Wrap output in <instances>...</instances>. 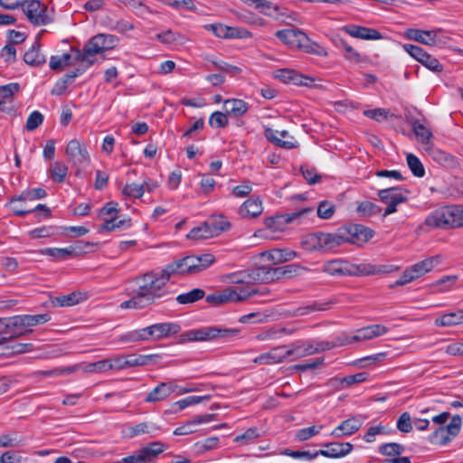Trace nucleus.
<instances>
[{"label":"nucleus","instance_id":"f257e3e1","mask_svg":"<svg viewBox=\"0 0 463 463\" xmlns=\"http://www.w3.org/2000/svg\"><path fill=\"white\" fill-rule=\"evenodd\" d=\"M169 278L162 269L159 272L146 273L138 282L137 294L120 304V308L140 309L152 304L156 298L166 295L165 286Z\"/></svg>","mask_w":463,"mask_h":463},{"label":"nucleus","instance_id":"f03ea898","mask_svg":"<svg viewBox=\"0 0 463 463\" xmlns=\"http://www.w3.org/2000/svg\"><path fill=\"white\" fill-rule=\"evenodd\" d=\"M238 333V329L217 326H203L200 328L185 331L181 335L180 341H212L215 339L228 340L237 335Z\"/></svg>","mask_w":463,"mask_h":463},{"label":"nucleus","instance_id":"7ed1b4c3","mask_svg":"<svg viewBox=\"0 0 463 463\" xmlns=\"http://www.w3.org/2000/svg\"><path fill=\"white\" fill-rule=\"evenodd\" d=\"M65 155L75 168L76 176H81L82 172L90 165L91 158L87 145L79 139L74 138L67 143Z\"/></svg>","mask_w":463,"mask_h":463},{"label":"nucleus","instance_id":"20e7f679","mask_svg":"<svg viewBox=\"0 0 463 463\" xmlns=\"http://www.w3.org/2000/svg\"><path fill=\"white\" fill-rule=\"evenodd\" d=\"M250 298V292L246 286H232L217 290L205 297V301L213 306L241 303Z\"/></svg>","mask_w":463,"mask_h":463},{"label":"nucleus","instance_id":"39448f33","mask_svg":"<svg viewBox=\"0 0 463 463\" xmlns=\"http://www.w3.org/2000/svg\"><path fill=\"white\" fill-rule=\"evenodd\" d=\"M50 320L51 316L49 314L14 316L6 320V333H10V336L15 338L27 332V330L24 331V328L43 325Z\"/></svg>","mask_w":463,"mask_h":463},{"label":"nucleus","instance_id":"423d86ee","mask_svg":"<svg viewBox=\"0 0 463 463\" xmlns=\"http://www.w3.org/2000/svg\"><path fill=\"white\" fill-rule=\"evenodd\" d=\"M23 11L28 21L34 26L46 25L53 21L52 12L49 11L47 5L40 0L26 1Z\"/></svg>","mask_w":463,"mask_h":463},{"label":"nucleus","instance_id":"0eeeda50","mask_svg":"<svg viewBox=\"0 0 463 463\" xmlns=\"http://www.w3.org/2000/svg\"><path fill=\"white\" fill-rule=\"evenodd\" d=\"M74 61L85 64V68L90 67L95 62V56L98 53L106 52L104 40L101 34H97L90 38L82 50H72Z\"/></svg>","mask_w":463,"mask_h":463},{"label":"nucleus","instance_id":"6e6552de","mask_svg":"<svg viewBox=\"0 0 463 463\" xmlns=\"http://www.w3.org/2000/svg\"><path fill=\"white\" fill-rule=\"evenodd\" d=\"M300 267L297 264H288L282 267H258V279L261 283H269L282 278H291L298 273Z\"/></svg>","mask_w":463,"mask_h":463},{"label":"nucleus","instance_id":"1a4fd4ad","mask_svg":"<svg viewBox=\"0 0 463 463\" xmlns=\"http://www.w3.org/2000/svg\"><path fill=\"white\" fill-rule=\"evenodd\" d=\"M407 190L401 187H391L378 191V196L382 203H385V208L383 216L386 217L397 212V205L407 201Z\"/></svg>","mask_w":463,"mask_h":463},{"label":"nucleus","instance_id":"9d476101","mask_svg":"<svg viewBox=\"0 0 463 463\" xmlns=\"http://www.w3.org/2000/svg\"><path fill=\"white\" fill-rule=\"evenodd\" d=\"M167 449L162 441H153L136 453L123 458L125 463H149Z\"/></svg>","mask_w":463,"mask_h":463},{"label":"nucleus","instance_id":"9b49d317","mask_svg":"<svg viewBox=\"0 0 463 463\" xmlns=\"http://www.w3.org/2000/svg\"><path fill=\"white\" fill-rule=\"evenodd\" d=\"M406 35L409 39L430 46H442L447 43V37L442 35L440 29L424 31L420 29H408Z\"/></svg>","mask_w":463,"mask_h":463},{"label":"nucleus","instance_id":"f8f14e48","mask_svg":"<svg viewBox=\"0 0 463 463\" xmlns=\"http://www.w3.org/2000/svg\"><path fill=\"white\" fill-rule=\"evenodd\" d=\"M150 341H161L171 338L181 331V326L175 322H162L147 326Z\"/></svg>","mask_w":463,"mask_h":463},{"label":"nucleus","instance_id":"ddd939ff","mask_svg":"<svg viewBox=\"0 0 463 463\" xmlns=\"http://www.w3.org/2000/svg\"><path fill=\"white\" fill-rule=\"evenodd\" d=\"M312 211L313 210L311 208H303L291 213L268 217L264 220V223L271 232H281L286 228L287 224L311 213Z\"/></svg>","mask_w":463,"mask_h":463},{"label":"nucleus","instance_id":"4468645a","mask_svg":"<svg viewBox=\"0 0 463 463\" xmlns=\"http://www.w3.org/2000/svg\"><path fill=\"white\" fill-rule=\"evenodd\" d=\"M366 419L367 416L364 414L354 415L343 420L337 427H335L331 431L330 436L336 439L351 436L362 428Z\"/></svg>","mask_w":463,"mask_h":463},{"label":"nucleus","instance_id":"2eb2a0df","mask_svg":"<svg viewBox=\"0 0 463 463\" xmlns=\"http://www.w3.org/2000/svg\"><path fill=\"white\" fill-rule=\"evenodd\" d=\"M353 241V238L347 235L345 230H339L337 232H320V251H329L346 242Z\"/></svg>","mask_w":463,"mask_h":463},{"label":"nucleus","instance_id":"dca6fc26","mask_svg":"<svg viewBox=\"0 0 463 463\" xmlns=\"http://www.w3.org/2000/svg\"><path fill=\"white\" fill-rule=\"evenodd\" d=\"M323 271L331 276H351L358 273V267L345 260H334L324 264Z\"/></svg>","mask_w":463,"mask_h":463},{"label":"nucleus","instance_id":"f3484780","mask_svg":"<svg viewBox=\"0 0 463 463\" xmlns=\"http://www.w3.org/2000/svg\"><path fill=\"white\" fill-rule=\"evenodd\" d=\"M194 260L190 256L178 259L166 265L163 269L170 279L174 276H184L187 274H194Z\"/></svg>","mask_w":463,"mask_h":463},{"label":"nucleus","instance_id":"a211bd4d","mask_svg":"<svg viewBox=\"0 0 463 463\" xmlns=\"http://www.w3.org/2000/svg\"><path fill=\"white\" fill-rule=\"evenodd\" d=\"M274 76L285 83H292L297 86L311 87L315 81L313 78L305 76L292 69L277 70Z\"/></svg>","mask_w":463,"mask_h":463},{"label":"nucleus","instance_id":"6ab92c4d","mask_svg":"<svg viewBox=\"0 0 463 463\" xmlns=\"http://www.w3.org/2000/svg\"><path fill=\"white\" fill-rule=\"evenodd\" d=\"M275 35L290 49L298 50L302 42H307V34L298 29L279 30Z\"/></svg>","mask_w":463,"mask_h":463},{"label":"nucleus","instance_id":"aec40b11","mask_svg":"<svg viewBox=\"0 0 463 463\" xmlns=\"http://www.w3.org/2000/svg\"><path fill=\"white\" fill-rule=\"evenodd\" d=\"M425 223L432 228L452 229L448 205L438 208L430 213L425 220Z\"/></svg>","mask_w":463,"mask_h":463},{"label":"nucleus","instance_id":"412c9836","mask_svg":"<svg viewBox=\"0 0 463 463\" xmlns=\"http://www.w3.org/2000/svg\"><path fill=\"white\" fill-rule=\"evenodd\" d=\"M325 449L318 450V455L330 458H343L352 452L354 446L350 442H328Z\"/></svg>","mask_w":463,"mask_h":463},{"label":"nucleus","instance_id":"4be33fe9","mask_svg":"<svg viewBox=\"0 0 463 463\" xmlns=\"http://www.w3.org/2000/svg\"><path fill=\"white\" fill-rule=\"evenodd\" d=\"M258 268L251 270H239L222 275V281L231 284H240V286L250 285L252 280L260 282L257 276Z\"/></svg>","mask_w":463,"mask_h":463},{"label":"nucleus","instance_id":"5701e85b","mask_svg":"<svg viewBox=\"0 0 463 463\" xmlns=\"http://www.w3.org/2000/svg\"><path fill=\"white\" fill-rule=\"evenodd\" d=\"M342 30L352 37L363 40H379L383 38L379 31L364 26L349 24L343 26Z\"/></svg>","mask_w":463,"mask_h":463},{"label":"nucleus","instance_id":"b1692460","mask_svg":"<svg viewBox=\"0 0 463 463\" xmlns=\"http://www.w3.org/2000/svg\"><path fill=\"white\" fill-rule=\"evenodd\" d=\"M388 332V328L380 324L371 325L362 327L355 331L352 335V339L355 342L372 340L375 337L381 336Z\"/></svg>","mask_w":463,"mask_h":463},{"label":"nucleus","instance_id":"393cba45","mask_svg":"<svg viewBox=\"0 0 463 463\" xmlns=\"http://www.w3.org/2000/svg\"><path fill=\"white\" fill-rule=\"evenodd\" d=\"M176 386L169 382H163L149 392L145 402L148 403L157 402L165 400L175 391Z\"/></svg>","mask_w":463,"mask_h":463},{"label":"nucleus","instance_id":"a878e982","mask_svg":"<svg viewBox=\"0 0 463 463\" xmlns=\"http://www.w3.org/2000/svg\"><path fill=\"white\" fill-rule=\"evenodd\" d=\"M263 211L262 202L259 197L251 196L239 208V214L242 218H255Z\"/></svg>","mask_w":463,"mask_h":463},{"label":"nucleus","instance_id":"bb28decb","mask_svg":"<svg viewBox=\"0 0 463 463\" xmlns=\"http://www.w3.org/2000/svg\"><path fill=\"white\" fill-rule=\"evenodd\" d=\"M250 105L240 99H228L223 101V109L230 118H238L245 115Z\"/></svg>","mask_w":463,"mask_h":463},{"label":"nucleus","instance_id":"cd10ccee","mask_svg":"<svg viewBox=\"0 0 463 463\" xmlns=\"http://www.w3.org/2000/svg\"><path fill=\"white\" fill-rule=\"evenodd\" d=\"M262 255L274 264L287 262L298 257V253L293 250L279 248L265 251Z\"/></svg>","mask_w":463,"mask_h":463},{"label":"nucleus","instance_id":"c85d7f7f","mask_svg":"<svg viewBox=\"0 0 463 463\" xmlns=\"http://www.w3.org/2000/svg\"><path fill=\"white\" fill-rule=\"evenodd\" d=\"M434 324L441 327L461 325L463 324V309L443 314L435 318Z\"/></svg>","mask_w":463,"mask_h":463},{"label":"nucleus","instance_id":"c756f323","mask_svg":"<svg viewBox=\"0 0 463 463\" xmlns=\"http://www.w3.org/2000/svg\"><path fill=\"white\" fill-rule=\"evenodd\" d=\"M25 63L31 66H40L45 63V56L40 51L39 40L36 39L33 46L24 55Z\"/></svg>","mask_w":463,"mask_h":463},{"label":"nucleus","instance_id":"7c9ffc66","mask_svg":"<svg viewBox=\"0 0 463 463\" xmlns=\"http://www.w3.org/2000/svg\"><path fill=\"white\" fill-rule=\"evenodd\" d=\"M439 263V258L438 256L430 257L425 259L421 261L415 263L411 266V271L415 276V279H418L427 272L432 270V269Z\"/></svg>","mask_w":463,"mask_h":463},{"label":"nucleus","instance_id":"2f4dec72","mask_svg":"<svg viewBox=\"0 0 463 463\" xmlns=\"http://www.w3.org/2000/svg\"><path fill=\"white\" fill-rule=\"evenodd\" d=\"M278 135H279V131L274 130L270 128H266L264 131L265 137L269 142H271L272 144H274L279 147H282L285 149H293V148L298 147V143L292 137H290V140H282V139L279 138Z\"/></svg>","mask_w":463,"mask_h":463},{"label":"nucleus","instance_id":"473e14b6","mask_svg":"<svg viewBox=\"0 0 463 463\" xmlns=\"http://www.w3.org/2000/svg\"><path fill=\"white\" fill-rule=\"evenodd\" d=\"M43 255L52 257L53 260L61 261L70 259L76 254L74 247L68 248H44L41 250Z\"/></svg>","mask_w":463,"mask_h":463},{"label":"nucleus","instance_id":"72a5a7b5","mask_svg":"<svg viewBox=\"0 0 463 463\" xmlns=\"http://www.w3.org/2000/svg\"><path fill=\"white\" fill-rule=\"evenodd\" d=\"M155 39L158 42H160L163 44L167 45H178V44H184L185 42V36L183 35L180 33L172 31V30H166L162 33H156L155 36Z\"/></svg>","mask_w":463,"mask_h":463},{"label":"nucleus","instance_id":"f704fd0d","mask_svg":"<svg viewBox=\"0 0 463 463\" xmlns=\"http://www.w3.org/2000/svg\"><path fill=\"white\" fill-rule=\"evenodd\" d=\"M68 171L69 168L63 162L55 161L50 165L48 174L54 183L61 184L65 181Z\"/></svg>","mask_w":463,"mask_h":463},{"label":"nucleus","instance_id":"c9c22d12","mask_svg":"<svg viewBox=\"0 0 463 463\" xmlns=\"http://www.w3.org/2000/svg\"><path fill=\"white\" fill-rule=\"evenodd\" d=\"M412 127L417 140L424 146V148L432 145V132L429 128L419 121H415Z\"/></svg>","mask_w":463,"mask_h":463},{"label":"nucleus","instance_id":"e433bc0d","mask_svg":"<svg viewBox=\"0 0 463 463\" xmlns=\"http://www.w3.org/2000/svg\"><path fill=\"white\" fill-rule=\"evenodd\" d=\"M211 223L212 222L207 221L200 226L192 229L188 233L187 238L191 240H203L215 237Z\"/></svg>","mask_w":463,"mask_h":463},{"label":"nucleus","instance_id":"4c0bfd02","mask_svg":"<svg viewBox=\"0 0 463 463\" xmlns=\"http://www.w3.org/2000/svg\"><path fill=\"white\" fill-rule=\"evenodd\" d=\"M162 359V356L157 354H129V366H143L148 364H156Z\"/></svg>","mask_w":463,"mask_h":463},{"label":"nucleus","instance_id":"58836bf2","mask_svg":"<svg viewBox=\"0 0 463 463\" xmlns=\"http://www.w3.org/2000/svg\"><path fill=\"white\" fill-rule=\"evenodd\" d=\"M120 341L125 343L150 342L147 327L145 326L143 328L128 331L120 336Z\"/></svg>","mask_w":463,"mask_h":463},{"label":"nucleus","instance_id":"ea45409f","mask_svg":"<svg viewBox=\"0 0 463 463\" xmlns=\"http://www.w3.org/2000/svg\"><path fill=\"white\" fill-rule=\"evenodd\" d=\"M292 352L295 358H300L307 355L317 354L315 341H307L292 344Z\"/></svg>","mask_w":463,"mask_h":463},{"label":"nucleus","instance_id":"a19ab883","mask_svg":"<svg viewBox=\"0 0 463 463\" xmlns=\"http://www.w3.org/2000/svg\"><path fill=\"white\" fill-rule=\"evenodd\" d=\"M46 195V191L38 187L24 191L19 196L14 197L10 203L11 204H14L15 203L23 201L39 200L44 198Z\"/></svg>","mask_w":463,"mask_h":463},{"label":"nucleus","instance_id":"79ce46f5","mask_svg":"<svg viewBox=\"0 0 463 463\" xmlns=\"http://www.w3.org/2000/svg\"><path fill=\"white\" fill-rule=\"evenodd\" d=\"M131 226L130 219H122L118 221L117 217L104 218L101 229L106 232H113L115 230H125Z\"/></svg>","mask_w":463,"mask_h":463},{"label":"nucleus","instance_id":"37998d69","mask_svg":"<svg viewBox=\"0 0 463 463\" xmlns=\"http://www.w3.org/2000/svg\"><path fill=\"white\" fill-rule=\"evenodd\" d=\"M205 296V293L201 288H194L190 290L189 292L179 294L175 300L178 304L181 305H187V304H193L202 298H203Z\"/></svg>","mask_w":463,"mask_h":463},{"label":"nucleus","instance_id":"c03bdc74","mask_svg":"<svg viewBox=\"0 0 463 463\" xmlns=\"http://www.w3.org/2000/svg\"><path fill=\"white\" fill-rule=\"evenodd\" d=\"M191 258L194 260L193 263L194 264L195 273L206 269L215 262V257L212 253L191 255Z\"/></svg>","mask_w":463,"mask_h":463},{"label":"nucleus","instance_id":"a18cd8bd","mask_svg":"<svg viewBox=\"0 0 463 463\" xmlns=\"http://www.w3.org/2000/svg\"><path fill=\"white\" fill-rule=\"evenodd\" d=\"M301 247L307 251H320V232L303 236Z\"/></svg>","mask_w":463,"mask_h":463},{"label":"nucleus","instance_id":"49530a36","mask_svg":"<svg viewBox=\"0 0 463 463\" xmlns=\"http://www.w3.org/2000/svg\"><path fill=\"white\" fill-rule=\"evenodd\" d=\"M425 151L431 158L442 165H449L454 161V157L449 154L433 146V144L425 147Z\"/></svg>","mask_w":463,"mask_h":463},{"label":"nucleus","instance_id":"de8ad7c7","mask_svg":"<svg viewBox=\"0 0 463 463\" xmlns=\"http://www.w3.org/2000/svg\"><path fill=\"white\" fill-rule=\"evenodd\" d=\"M461 426L462 419L460 415L456 414L451 417L450 422L448 425L439 427L443 429L444 433L449 437L450 440H452L459 434Z\"/></svg>","mask_w":463,"mask_h":463},{"label":"nucleus","instance_id":"09e8293b","mask_svg":"<svg viewBox=\"0 0 463 463\" xmlns=\"http://www.w3.org/2000/svg\"><path fill=\"white\" fill-rule=\"evenodd\" d=\"M407 165L416 177H423L425 175V168L420 160L413 154L409 153L406 156Z\"/></svg>","mask_w":463,"mask_h":463},{"label":"nucleus","instance_id":"8fccbe9b","mask_svg":"<svg viewBox=\"0 0 463 463\" xmlns=\"http://www.w3.org/2000/svg\"><path fill=\"white\" fill-rule=\"evenodd\" d=\"M80 294L76 292H72L68 295L56 297L52 299V304L53 307H71L80 302Z\"/></svg>","mask_w":463,"mask_h":463},{"label":"nucleus","instance_id":"3c124183","mask_svg":"<svg viewBox=\"0 0 463 463\" xmlns=\"http://www.w3.org/2000/svg\"><path fill=\"white\" fill-rule=\"evenodd\" d=\"M356 211L361 217H370L379 214L382 209L379 205L372 202L364 201L357 206Z\"/></svg>","mask_w":463,"mask_h":463},{"label":"nucleus","instance_id":"603ef678","mask_svg":"<svg viewBox=\"0 0 463 463\" xmlns=\"http://www.w3.org/2000/svg\"><path fill=\"white\" fill-rule=\"evenodd\" d=\"M452 229L463 227V205H448Z\"/></svg>","mask_w":463,"mask_h":463},{"label":"nucleus","instance_id":"864d4df0","mask_svg":"<svg viewBox=\"0 0 463 463\" xmlns=\"http://www.w3.org/2000/svg\"><path fill=\"white\" fill-rule=\"evenodd\" d=\"M273 361L276 364L283 362L286 358L293 356L292 345H280L270 350Z\"/></svg>","mask_w":463,"mask_h":463},{"label":"nucleus","instance_id":"5fc2aeb1","mask_svg":"<svg viewBox=\"0 0 463 463\" xmlns=\"http://www.w3.org/2000/svg\"><path fill=\"white\" fill-rule=\"evenodd\" d=\"M345 231L347 235L353 238L352 242L354 241V237L359 238L360 236H363L364 241H368L373 236V231L363 225H354V227H351L348 230L346 229Z\"/></svg>","mask_w":463,"mask_h":463},{"label":"nucleus","instance_id":"6e6d98bb","mask_svg":"<svg viewBox=\"0 0 463 463\" xmlns=\"http://www.w3.org/2000/svg\"><path fill=\"white\" fill-rule=\"evenodd\" d=\"M298 50H301L305 52L316 54L318 56H326L327 52L325 50V48L321 47L317 43L312 42L308 36L307 35V42H302L301 46Z\"/></svg>","mask_w":463,"mask_h":463},{"label":"nucleus","instance_id":"4d7b16f0","mask_svg":"<svg viewBox=\"0 0 463 463\" xmlns=\"http://www.w3.org/2000/svg\"><path fill=\"white\" fill-rule=\"evenodd\" d=\"M158 428L153 424L148 422H141L136 424L128 429L129 436L131 438L141 435V434H149L155 430H157Z\"/></svg>","mask_w":463,"mask_h":463},{"label":"nucleus","instance_id":"13d9d810","mask_svg":"<svg viewBox=\"0 0 463 463\" xmlns=\"http://www.w3.org/2000/svg\"><path fill=\"white\" fill-rule=\"evenodd\" d=\"M128 8H130L135 14L141 18H146V15L156 13L141 0H133L132 2H129Z\"/></svg>","mask_w":463,"mask_h":463},{"label":"nucleus","instance_id":"bf43d9fd","mask_svg":"<svg viewBox=\"0 0 463 463\" xmlns=\"http://www.w3.org/2000/svg\"><path fill=\"white\" fill-rule=\"evenodd\" d=\"M329 303L314 302L311 305L299 307L295 314L297 316H305L317 311H324L329 309Z\"/></svg>","mask_w":463,"mask_h":463},{"label":"nucleus","instance_id":"052dcab7","mask_svg":"<svg viewBox=\"0 0 463 463\" xmlns=\"http://www.w3.org/2000/svg\"><path fill=\"white\" fill-rule=\"evenodd\" d=\"M208 221L209 222H212L211 226L213 227L215 236H218L222 232L228 231L231 228V223L222 216H212Z\"/></svg>","mask_w":463,"mask_h":463},{"label":"nucleus","instance_id":"680f3d73","mask_svg":"<svg viewBox=\"0 0 463 463\" xmlns=\"http://www.w3.org/2000/svg\"><path fill=\"white\" fill-rule=\"evenodd\" d=\"M20 90V84L17 82H11L5 85H0V98L13 101L14 96Z\"/></svg>","mask_w":463,"mask_h":463},{"label":"nucleus","instance_id":"e2e57ef3","mask_svg":"<svg viewBox=\"0 0 463 463\" xmlns=\"http://www.w3.org/2000/svg\"><path fill=\"white\" fill-rule=\"evenodd\" d=\"M397 430L402 433H409L412 430V420L411 414L407 411L402 412L396 422Z\"/></svg>","mask_w":463,"mask_h":463},{"label":"nucleus","instance_id":"0e129e2a","mask_svg":"<svg viewBox=\"0 0 463 463\" xmlns=\"http://www.w3.org/2000/svg\"><path fill=\"white\" fill-rule=\"evenodd\" d=\"M428 440L431 444L439 446H446L451 441L449 439V437L444 433L443 429H441L440 427H438L433 432H431L429 435Z\"/></svg>","mask_w":463,"mask_h":463},{"label":"nucleus","instance_id":"69168bd1","mask_svg":"<svg viewBox=\"0 0 463 463\" xmlns=\"http://www.w3.org/2000/svg\"><path fill=\"white\" fill-rule=\"evenodd\" d=\"M404 451V447L399 443H385L379 447V452L384 456H399Z\"/></svg>","mask_w":463,"mask_h":463},{"label":"nucleus","instance_id":"338daca9","mask_svg":"<svg viewBox=\"0 0 463 463\" xmlns=\"http://www.w3.org/2000/svg\"><path fill=\"white\" fill-rule=\"evenodd\" d=\"M71 55L70 53H63L61 56L53 55L50 59V68L54 71L61 70L71 64Z\"/></svg>","mask_w":463,"mask_h":463},{"label":"nucleus","instance_id":"774afa93","mask_svg":"<svg viewBox=\"0 0 463 463\" xmlns=\"http://www.w3.org/2000/svg\"><path fill=\"white\" fill-rule=\"evenodd\" d=\"M300 172L303 177L309 184H315L320 182L321 175L317 173V169L308 165H302Z\"/></svg>","mask_w":463,"mask_h":463}]
</instances>
